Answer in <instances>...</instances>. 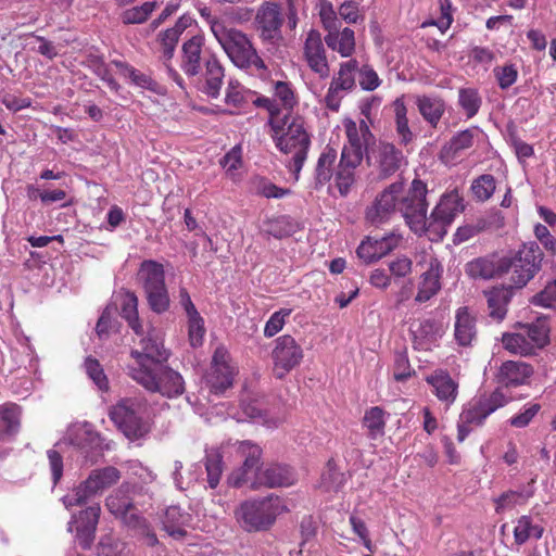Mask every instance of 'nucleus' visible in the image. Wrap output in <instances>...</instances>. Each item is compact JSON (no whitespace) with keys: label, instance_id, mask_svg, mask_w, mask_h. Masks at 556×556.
<instances>
[{"label":"nucleus","instance_id":"13","mask_svg":"<svg viewBox=\"0 0 556 556\" xmlns=\"http://www.w3.org/2000/svg\"><path fill=\"white\" fill-rule=\"evenodd\" d=\"M235 445L242 465L229 475L228 483L235 488L250 485L260 471L262 448L249 440L238 441Z\"/></svg>","mask_w":556,"mask_h":556},{"label":"nucleus","instance_id":"51","mask_svg":"<svg viewBox=\"0 0 556 556\" xmlns=\"http://www.w3.org/2000/svg\"><path fill=\"white\" fill-rule=\"evenodd\" d=\"M85 370L88 377L92 380V382L97 386L100 391L109 390V379L99 363L98 359L93 357H87L85 359Z\"/></svg>","mask_w":556,"mask_h":556},{"label":"nucleus","instance_id":"45","mask_svg":"<svg viewBox=\"0 0 556 556\" xmlns=\"http://www.w3.org/2000/svg\"><path fill=\"white\" fill-rule=\"evenodd\" d=\"M496 189V180L491 174H483L471 184V191L473 197L481 202L488 201Z\"/></svg>","mask_w":556,"mask_h":556},{"label":"nucleus","instance_id":"18","mask_svg":"<svg viewBox=\"0 0 556 556\" xmlns=\"http://www.w3.org/2000/svg\"><path fill=\"white\" fill-rule=\"evenodd\" d=\"M402 239V236L395 232L379 238L368 236L359 243L356 254L365 264H371L396 249Z\"/></svg>","mask_w":556,"mask_h":556},{"label":"nucleus","instance_id":"25","mask_svg":"<svg viewBox=\"0 0 556 556\" xmlns=\"http://www.w3.org/2000/svg\"><path fill=\"white\" fill-rule=\"evenodd\" d=\"M295 481L293 471L290 467L281 465H270L264 470H260L249 488L257 490L265 488H281L292 485Z\"/></svg>","mask_w":556,"mask_h":556},{"label":"nucleus","instance_id":"27","mask_svg":"<svg viewBox=\"0 0 556 556\" xmlns=\"http://www.w3.org/2000/svg\"><path fill=\"white\" fill-rule=\"evenodd\" d=\"M433 394L446 406L453 404L458 394V383L445 370H435L426 377Z\"/></svg>","mask_w":556,"mask_h":556},{"label":"nucleus","instance_id":"60","mask_svg":"<svg viewBox=\"0 0 556 556\" xmlns=\"http://www.w3.org/2000/svg\"><path fill=\"white\" fill-rule=\"evenodd\" d=\"M334 179L340 194L345 197L356 181V172L338 164Z\"/></svg>","mask_w":556,"mask_h":556},{"label":"nucleus","instance_id":"35","mask_svg":"<svg viewBox=\"0 0 556 556\" xmlns=\"http://www.w3.org/2000/svg\"><path fill=\"white\" fill-rule=\"evenodd\" d=\"M137 278L144 293L166 286L163 265L152 260H146L141 263Z\"/></svg>","mask_w":556,"mask_h":556},{"label":"nucleus","instance_id":"2","mask_svg":"<svg viewBox=\"0 0 556 556\" xmlns=\"http://www.w3.org/2000/svg\"><path fill=\"white\" fill-rule=\"evenodd\" d=\"M542 252L534 242L523 244L513 258H503L497 264L492 257H478L466 264L465 271L472 279L488 280L503 273L510 274L509 281L520 289L539 270Z\"/></svg>","mask_w":556,"mask_h":556},{"label":"nucleus","instance_id":"48","mask_svg":"<svg viewBox=\"0 0 556 556\" xmlns=\"http://www.w3.org/2000/svg\"><path fill=\"white\" fill-rule=\"evenodd\" d=\"M157 7L156 1H148L141 5L130 8L123 12L122 20L125 24H141L148 20Z\"/></svg>","mask_w":556,"mask_h":556},{"label":"nucleus","instance_id":"28","mask_svg":"<svg viewBox=\"0 0 556 556\" xmlns=\"http://www.w3.org/2000/svg\"><path fill=\"white\" fill-rule=\"evenodd\" d=\"M477 338L476 317L468 307L463 306L455 312L454 339L459 346L467 348Z\"/></svg>","mask_w":556,"mask_h":556},{"label":"nucleus","instance_id":"57","mask_svg":"<svg viewBox=\"0 0 556 556\" xmlns=\"http://www.w3.org/2000/svg\"><path fill=\"white\" fill-rule=\"evenodd\" d=\"M540 410L541 405L539 403H527L518 414L509 418L508 422L515 428H526Z\"/></svg>","mask_w":556,"mask_h":556},{"label":"nucleus","instance_id":"46","mask_svg":"<svg viewBox=\"0 0 556 556\" xmlns=\"http://www.w3.org/2000/svg\"><path fill=\"white\" fill-rule=\"evenodd\" d=\"M205 469L210 488L215 489L223 473V457L217 451H208L205 456Z\"/></svg>","mask_w":556,"mask_h":556},{"label":"nucleus","instance_id":"20","mask_svg":"<svg viewBox=\"0 0 556 556\" xmlns=\"http://www.w3.org/2000/svg\"><path fill=\"white\" fill-rule=\"evenodd\" d=\"M303 56L309 70L320 79L329 77L330 66L319 31L311 29L307 33L303 46Z\"/></svg>","mask_w":556,"mask_h":556},{"label":"nucleus","instance_id":"8","mask_svg":"<svg viewBox=\"0 0 556 556\" xmlns=\"http://www.w3.org/2000/svg\"><path fill=\"white\" fill-rule=\"evenodd\" d=\"M147 403L140 397L121 399L110 409V418L115 426L130 440H136L148 432L143 419Z\"/></svg>","mask_w":556,"mask_h":556},{"label":"nucleus","instance_id":"34","mask_svg":"<svg viewBox=\"0 0 556 556\" xmlns=\"http://www.w3.org/2000/svg\"><path fill=\"white\" fill-rule=\"evenodd\" d=\"M338 159L337 150L330 146H326L318 156L314 169V187L320 189L328 184L334 175V164Z\"/></svg>","mask_w":556,"mask_h":556},{"label":"nucleus","instance_id":"16","mask_svg":"<svg viewBox=\"0 0 556 556\" xmlns=\"http://www.w3.org/2000/svg\"><path fill=\"white\" fill-rule=\"evenodd\" d=\"M358 61L350 59L339 65L338 72L333 75L328 91L325 96L326 106L337 112L344 96L356 88L355 73Z\"/></svg>","mask_w":556,"mask_h":556},{"label":"nucleus","instance_id":"58","mask_svg":"<svg viewBox=\"0 0 556 556\" xmlns=\"http://www.w3.org/2000/svg\"><path fill=\"white\" fill-rule=\"evenodd\" d=\"M388 269L394 280L406 278L413 271V261L406 255H399L388 262Z\"/></svg>","mask_w":556,"mask_h":556},{"label":"nucleus","instance_id":"52","mask_svg":"<svg viewBox=\"0 0 556 556\" xmlns=\"http://www.w3.org/2000/svg\"><path fill=\"white\" fill-rule=\"evenodd\" d=\"M188 317V338L190 345L199 348L203 344L205 336L204 319L200 313L187 316Z\"/></svg>","mask_w":556,"mask_h":556},{"label":"nucleus","instance_id":"26","mask_svg":"<svg viewBox=\"0 0 556 556\" xmlns=\"http://www.w3.org/2000/svg\"><path fill=\"white\" fill-rule=\"evenodd\" d=\"M203 66L200 73L203 78L201 91L210 98L217 99L224 84L225 68L215 54L207 55Z\"/></svg>","mask_w":556,"mask_h":556},{"label":"nucleus","instance_id":"64","mask_svg":"<svg viewBox=\"0 0 556 556\" xmlns=\"http://www.w3.org/2000/svg\"><path fill=\"white\" fill-rule=\"evenodd\" d=\"M531 302L545 308L556 307V281L548 282L544 290L532 298Z\"/></svg>","mask_w":556,"mask_h":556},{"label":"nucleus","instance_id":"49","mask_svg":"<svg viewBox=\"0 0 556 556\" xmlns=\"http://www.w3.org/2000/svg\"><path fill=\"white\" fill-rule=\"evenodd\" d=\"M356 73L358 85L365 91H374L382 84V79L369 64H358Z\"/></svg>","mask_w":556,"mask_h":556},{"label":"nucleus","instance_id":"19","mask_svg":"<svg viewBox=\"0 0 556 556\" xmlns=\"http://www.w3.org/2000/svg\"><path fill=\"white\" fill-rule=\"evenodd\" d=\"M100 514V505L94 504L80 510L78 515H73L68 522L67 530L73 532L75 525L76 539L84 549L90 548L93 543Z\"/></svg>","mask_w":556,"mask_h":556},{"label":"nucleus","instance_id":"5","mask_svg":"<svg viewBox=\"0 0 556 556\" xmlns=\"http://www.w3.org/2000/svg\"><path fill=\"white\" fill-rule=\"evenodd\" d=\"M288 510L285 501L270 494L262 498L247 500L235 510L237 521L249 532L268 530L279 515Z\"/></svg>","mask_w":556,"mask_h":556},{"label":"nucleus","instance_id":"30","mask_svg":"<svg viewBox=\"0 0 556 556\" xmlns=\"http://www.w3.org/2000/svg\"><path fill=\"white\" fill-rule=\"evenodd\" d=\"M532 367L525 362H504L497 374V381L505 387H518L527 383L532 376Z\"/></svg>","mask_w":556,"mask_h":556},{"label":"nucleus","instance_id":"33","mask_svg":"<svg viewBox=\"0 0 556 556\" xmlns=\"http://www.w3.org/2000/svg\"><path fill=\"white\" fill-rule=\"evenodd\" d=\"M412 333L416 349L429 350L442 337V329L438 321L424 319L412 325Z\"/></svg>","mask_w":556,"mask_h":556},{"label":"nucleus","instance_id":"6","mask_svg":"<svg viewBox=\"0 0 556 556\" xmlns=\"http://www.w3.org/2000/svg\"><path fill=\"white\" fill-rule=\"evenodd\" d=\"M134 490L135 486L130 483H122L106 497L105 506L111 514L122 518L127 527L136 530L139 535L144 538L147 545L154 546L159 541L147 520L135 513H129L134 506L131 496Z\"/></svg>","mask_w":556,"mask_h":556},{"label":"nucleus","instance_id":"61","mask_svg":"<svg viewBox=\"0 0 556 556\" xmlns=\"http://www.w3.org/2000/svg\"><path fill=\"white\" fill-rule=\"evenodd\" d=\"M291 312V308H281L275 312L264 327V336L271 338L277 334L282 329L286 318L290 316Z\"/></svg>","mask_w":556,"mask_h":556},{"label":"nucleus","instance_id":"37","mask_svg":"<svg viewBox=\"0 0 556 556\" xmlns=\"http://www.w3.org/2000/svg\"><path fill=\"white\" fill-rule=\"evenodd\" d=\"M190 521V515L182 511L179 506H169L164 513L163 528L168 535L180 539L186 535L185 527Z\"/></svg>","mask_w":556,"mask_h":556},{"label":"nucleus","instance_id":"47","mask_svg":"<svg viewBox=\"0 0 556 556\" xmlns=\"http://www.w3.org/2000/svg\"><path fill=\"white\" fill-rule=\"evenodd\" d=\"M458 104L465 111L467 117L471 118L481 106V98L476 89L462 88L458 92Z\"/></svg>","mask_w":556,"mask_h":556},{"label":"nucleus","instance_id":"9","mask_svg":"<svg viewBox=\"0 0 556 556\" xmlns=\"http://www.w3.org/2000/svg\"><path fill=\"white\" fill-rule=\"evenodd\" d=\"M119 479L121 471L113 466L93 469L85 481L64 495L61 501L66 509L84 505L92 496L117 483Z\"/></svg>","mask_w":556,"mask_h":556},{"label":"nucleus","instance_id":"7","mask_svg":"<svg viewBox=\"0 0 556 556\" xmlns=\"http://www.w3.org/2000/svg\"><path fill=\"white\" fill-rule=\"evenodd\" d=\"M427 193V185L415 178L406 192L399 195V212L409 229L418 236L428 233L429 229Z\"/></svg>","mask_w":556,"mask_h":556},{"label":"nucleus","instance_id":"21","mask_svg":"<svg viewBox=\"0 0 556 556\" xmlns=\"http://www.w3.org/2000/svg\"><path fill=\"white\" fill-rule=\"evenodd\" d=\"M204 42L203 36L195 35L181 46L180 68L189 77L199 76L206 56L212 54L204 48Z\"/></svg>","mask_w":556,"mask_h":556},{"label":"nucleus","instance_id":"15","mask_svg":"<svg viewBox=\"0 0 556 556\" xmlns=\"http://www.w3.org/2000/svg\"><path fill=\"white\" fill-rule=\"evenodd\" d=\"M285 17L278 3L263 2L255 13V29L264 43L275 45L282 39Z\"/></svg>","mask_w":556,"mask_h":556},{"label":"nucleus","instance_id":"36","mask_svg":"<svg viewBox=\"0 0 556 556\" xmlns=\"http://www.w3.org/2000/svg\"><path fill=\"white\" fill-rule=\"evenodd\" d=\"M325 42L328 48L338 52L342 58H350L355 51L354 31L349 27L342 30L339 28L330 30L325 37Z\"/></svg>","mask_w":556,"mask_h":556},{"label":"nucleus","instance_id":"43","mask_svg":"<svg viewBox=\"0 0 556 556\" xmlns=\"http://www.w3.org/2000/svg\"><path fill=\"white\" fill-rule=\"evenodd\" d=\"M502 343L505 350L513 354L529 356L535 354L526 332L521 329L515 333H504Z\"/></svg>","mask_w":556,"mask_h":556},{"label":"nucleus","instance_id":"12","mask_svg":"<svg viewBox=\"0 0 556 556\" xmlns=\"http://www.w3.org/2000/svg\"><path fill=\"white\" fill-rule=\"evenodd\" d=\"M237 374L238 368L228 350L219 345L213 353L210 368L204 375V383L211 393L222 394L232 387Z\"/></svg>","mask_w":556,"mask_h":556},{"label":"nucleus","instance_id":"29","mask_svg":"<svg viewBox=\"0 0 556 556\" xmlns=\"http://www.w3.org/2000/svg\"><path fill=\"white\" fill-rule=\"evenodd\" d=\"M348 142L344 143L342 150L357 152L364 154L374 136L366 121H361L357 125L354 121L349 119L344 123Z\"/></svg>","mask_w":556,"mask_h":556},{"label":"nucleus","instance_id":"1","mask_svg":"<svg viewBox=\"0 0 556 556\" xmlns=\"http://www.w3.org/2000/svg\"><path fill=\"white\" fill-rule=\"evenodd\" d=\"M141 350H131L134 364L128 365V375L147 391L166 397H177L185 391L181 375L166 366L169 353L164 348L161 331L149 328L148 336L140 339Z\"/></svg>","mask_w":556,"mask_h":556},{"label":"nucleus","instance_id":"22","mask_svg":"<svg viewBox=\"0 0 556 556\" xmlns=\"http://www.w3.org/2000/svg\"><path fill=\"white\" fill-rule=\"evenodd\" d=\"M70 443L77 446L86 458L94 462L103 451V440L90 424L74 425L68 430Z\"/></svg>","mask_w":556,"mask_h":556},{"label":"nucleus","instance_id":"32","mask_svg":"<svg viewBox=\"0 0 556 556\" xmlns=\"http://www.w3.org/2000/svg\"><path fill=\"white\" fill-rule=\"evenodd\" d=\"M179 40L177 33L172 31L169 28L161 31L157 36L160 45V59L167 70L168 76L180 87H182L184 79L179 73L170 65V60L174 56L176 45Z\"/></svg>","mask_w":556,"mask_h":556},{"label":"nucleus","instance_id":"31","mask_svg":"<svg viewBox=\"0 0 556 556\" xmlns=\"http://www.w3.org/2000/svg\"><path fill=\"white\" fill-rule=\"evenodd\" d=\"M516 288L513 282L508 287H494L484 291L486 298L489 314L493 319L501 321L507 314V305L513 296V289Z\"/></svg>","mask_w":556,"mask_h":556},{"label":"nucleus","instance_id":"24","mask_svg":"<svg viewBox=\"0 0 556 556\" xmlns=\"http://www.w3.org/2000/svg\"><path fill=\"white\" fill-rule=\"evenodd\" d=\"M374 161V165L379 170L381 178H388L394 175L404 162V155L394 144L389 142H379L372 150L368 160Z\"/></svg>","mask_w":556,"mask_h":556},{"label":"nucleus","instance_id":"55","mask_svg":"<svg viewBox=\"0 0 556 556\" xmlns=\"http://www.w3.org/2000/svg\"><path fill=\"white\" fill-rule=\"evenodd\" d=\"M20 407L15 404H10L0 407L1 420L5 427V433L9 437L14 435L20 428Z\"/></svg>","mask_w":556,"mask_h":556},{"label":"nucleus","instance_id":"38","mask_svg":"<svg viewBox=\"0 0 556 556\" xmlns=\"http://www.w3.org/2000/svg\"><path fill=\"white\" fill-rule=\"evenodd\" d=\"M121 315L126 319L128 326L134 330V332L142 338L148 336L144 334L143 327L139 321L138 316V298L134 292H125L121 294Z\"/></svg>","mask_w":556,"mask_h":556},{"label":"nucleus","instance_id":"54","mask_svg":"<svg viewBox=\"0 0 556 556\" xmlns=\"http://www.w3.org/2000/svg\"><path fill=\"white\" fill-rule=\"evenodd\" d=\"M480 135V130L477 127L459 131L450 140L448 149L454 153H458L463 150L472 147L475 138Z\"/></svg>","mask_w":556,"mask_h":556},{"label":"nucleus","instance_id":"23","mask_svg":"<svg viewBox=\"0 0 556 556\" xmlns=\"http://www.w3.org/2000/svg\"><path fill=\"white\" fill-rule=\"evenodd\" d=\"M427 269L420 275L417 294L415 301L417 303H425L433 298L441 289V277L443 274V266L441 262L433 255H425Z\"/></svg>","mask_w":556,"mask_h":556},{"label":"nucleus","instance_id":"63","mask_svg":"<svg viewBox=\"0 0 556 556\" xmlns=\"http://www.w3.org/2000/svg\"><path fill=\"white\" fill-rule=\"evenodd\" d=\"M415 374L410 367L408 357L405 353H397L394 358L393 378L399 382H404Z\"/></svg>","mask_w":556,"mask_h":556},{"label":"nucleus","instance_id":"10","mask_svg":"<svg viewBox=\"0 0 556 556\" xmlns=\"http://www.w3.org/2000/svg\"><path fill=\"white\" fill-rule=\"evenodd\" d=\"M508 402L509 397L500 388L469 402L459 416L462 424L458 425V441L463 442L468 435L469 429L465 425L481 426L491 414Z\"/></svg>","mask_w":556,"mask_h":556},{"label":"nucleus","instance_id":"42","mask_svg":"<svg viewBox=\"0 0 556 556\" xmlns=\"http://www.w3.org/2000/svg\"><path fill=\"white\" fill-rule=\"evenodd\" d=\"M544 529L540 525H533L530 516L523 515L517 519L514 528V540L517 545L525 544L531 536L541 539Z\"/></svg>","mask_w":556,"mask_h":556},{"label":"nucleus","instance_id":"44","mask_svg":"<svg viewBox=\"0 0 556 556\" xmlns=\"http://www.w3.org/2000/svg\"><path fill=\"white\" fill-rule=\"evenodd\" d=\"M252 94L237 80H229L226 89L225 102L235 109H241L248 104Z\"/></svg>","mask_w":556,"mask_h":556},{"label":"nucleus","instance_id":"53","mask_svg":"<svg viewBox=\"0 0 556 556\" xmlns=\"http://www.w3.org/2000/svg\"><path fill=\"white\" fill-rule=\"evenodd\" d=\"M149 307L156 314L165 313L169 308L170 300L166 286L146 292Z\"/></svg>","mask_w":556,"mask_h":556},{"label":"nucleus","instance_id":"50","mask_svg":"<svg viewBox=\"0 0 556 556\" xmlns=\"http://www.w3.org/2000/svg\"><path fill=\"white\" fill-rule=\"evenodd\" d=\"M344 482L343 473H341L336 464L329 460L320 477V486L325 491H338Z\"/></svg>","mask_w":556,"mask_h":556},{"label":"nucleus","instance_id":"59","mask_svg":"<svg viewBox=\"0 0 556 556\" xmlns=\"http://www.w3.org/2000/svg\"><path fill=\"white\" fill-rule=\"evenodd\" d=\"M494 76L501 89L505 90L513 86L518 78V70L514 64L496 66L493 70Z\"/></svg>","mask_w":556,"mask_h":556},{"label":"nucleus","instance_id":"11","mask_svg":"<svg viewBox=\"0 0 556 556\" xmlns=\"http://www.w3.org/2000/svg\"><path fill=\"white\" fill-rule=\"evenodd\" d=\"M464 211L463 198L457 190L441 195L439 203L429 216L428 235L431 241L442 240L447 227Z\"/></svg>","mask_w":556,"mask_h":556},{"label":"nucleus","instance_id":"4","mask_svg":"<svg viewBox=\"0 0 556 556\" xmlns=\"http://www.w3.org/2000/svg\"><path fill=\"white\" fill-rule=\"evenodd\" d=\"M215 39L235 66L260 77L266 75L267 66L264 60L242 30L228 26Z\"/></svg>","mask_w":556,"mask_h":556},{"label":"nucleus","instance_id":"62","mask_svg":"<svg viewBox=\"0 0 556 556\" xmlns=\"http://www.w3.org/2000/svg\"><path fill=\"white\" fill-rule=\"evenodd\" d=\"M318 10L320 21L324 27L328 30H333L339 28L340 22L337 17V14L333 10V5L328 0H319L318 1Z\"/></svg>","mask_w":556,"mask_h":556},{"label":"nucleus","instance_id":"56","mask_svg":"<svg viewBox=\"0 0 556 556\" xmlns=\"http://www.w3.org/2000/svg\"><path fill=\"white\" fill-rule=\"evenodd\" d=\"M364 425L372 438L382 434L386 425L384 412L378 406L371 407L365 413Z\"/></svg>","mask_w":556,"mask_h":556},{"label":"nucleus","instance_id":"3","mask_svg":"<svg viewBox=\"0 0 556 556\" xmlns=\"http://www.w3.org/2000/svg\"><path fill=\"white\" fill-rule=\"evenodd\" d=\"M268 124L276 148L281 153L291 155V159L286 162V166L293 175L294 180H299L311 147V136L304 119L288 112L283 115H273Z\"/></svg>","mask_w":556,"mask_h":556},{"label":"nucleus","instance_id":"39","mask_svg":"<svg viewBox=\"0 0 556 556\" xmlns=\"http://www.w3.org/2000/svg\"><path fill=\"white\" fill-rule=\"evenodd\" d=\"M113 63L118 68L119 74L127 78L130 84L139 88L150 90L154 93H162V87L152 79L150 75L142 73L122 61H114Z\"/></svg>","mask_w":556,"mask_h":556},{"label":"nucleus","instance_id":"17","mask_svg":"<svg viewBox=\"0 0 556 556\" xmlns=\"http://www.w3.org/2000/svg\"><path fill=\"white\" fill-rule=\"evenodd\" d=\"M271 358L275 375L281 379L300 365L303 359V349L293 337L283 334L275 340Z\"/></svg>","mask_w":556,"mask_h":556},{"label":"nucleus","instance_id":"40","mask_svg":"<svg viewBox=\"0 0 556 556\" xmlns=\"http://www.w3.org/2000/svg\"><path fill=\"white\" fill-rule=\"evenodd\" d=\"M416 105L424 119L435 128L445 112L444 101L439 97L421 96Z\"/></svg>","mask_w":556,"mask_h":556},{"label":"nucleus","instance_id":"14","mask_svg":"<svg viewBox=\"0 0 556 556\" xmlns=\"http://www.w3.org/2000/svg\"><path fill=\"white\" fill-rule=\"evenodd\" d=\"M403 193V182L395 181L384 188L365 211L366 220L379 226L388 223L399 212V195Z\"/></svg>","mask_w":556,"mask_h":556},{"label":"nucleus","instance_id":"41","mask_svg":"<svg viewBox=\"0 0 556 556\" xmlns=\"http://www.w3.org/2000/svg\"><path fill=\"white\" fill-rule=\"evenodd\" d=\"M521 328L526 332L534 353L548 344L549 326L545 319L539 318L535 323L523 325Z\"/></svg>","mask_w":556,"mask_h":556}]
</instances>
